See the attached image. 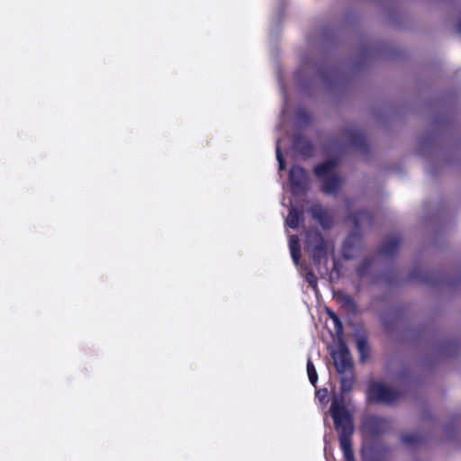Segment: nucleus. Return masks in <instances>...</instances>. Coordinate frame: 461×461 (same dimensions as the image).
<instances>
[{"label": "nucleus", "mask_w": 461, "mask_h": 461, "mask_svg": "<svg viewBox=\"0 0 461 461\" xmlns=\"http://www.w3.org/2000/svg\"><path fill=\"white\" fill-rule=\"evenodd\" d=\"M289 249L293 261L296 267H299L300 260V245L298 237L292 235L289 238Z\"/></svg>", "instance_id": "obj_9"}, {"label": "nucleus", "mask_w": 461, "mask_h": 461, "mask_svg": "<svg viewBox=\"0 0 461 461\" xmlns=\"http://www.w3.org/2000/svg\"><path fill=\"white\" fill-rule=\"evenodd\" d=\"M306 249L312 254L314 263L317 265L319 272L323 274L327 271L326 263L328 260V252L330 245L326 243L319 231L311 230L306 234Z\"/></svg>", "instance_id": "obj_3"}, {"label": "nucleus", "mask_w": 461, "mask_h": 461, "mask_svg": "<svg viewBox=\"0 0 461 461\" xmlns=\"http://www.w3.org/2000/svg\"><path fill=\"white\" fill-rule=\"evenodd\" d=\"M371 220L370 213L366 211L360 212L354 216V223L357 227H361L366 223L369 224Z\"/></svg>", "instance_id": "obj_14"}, {"label": "nucleus", "mask_w": 461, "mask_h": 461, "mask_svg": "<svg viewBox=\"0 0 461 461\" xmlns=\"http://www.w3.org/2000/svg\"><path fill=\"white\" fill-rule=\"evenodd\" d=\"M399 245V239L393 237L385 240L381 247V253L384 256H390L394 253Z\"/></svg>", "instance_id": "obj_10"}, {"label": "nucleus", "mask_w": 461, "mask_h": 461, "mask_svg": "<svg viewBox=\"0 0 461 461\" xmlns=\"http://www.w3.org/2000/svg\"><path fill=\"white\" fill-rule=\"evenodd\" d=\"M457 29L461 32V21L457 24Z\"/></svg>", "instance_id": "obj_24"}, {"label": "nucleus", "mask_w": 461, "mask_h": 461, "mask_svg": "<svg viewBox=\"0 0 461 461\" xmlns=\"http://www.w3.org/2000/svg\"><path fill=\"white\" fill-rule=\"evenodd\" d=\"M345 461H354V458H350L349 460H346Z\"/></svg>", "instance_id": "obj_25"}, {"label": "nucleus", "mask_w": 461, "mask_h": 461, "mask_svg": "<svg viewBox=\"0 0 461 461\" xmlns=\"http://www.w3.org/2000/svg\"><path fill=\"white\" fill-rule=\"evenodd\" d=\"M276 159H277L278 164H279V169L280 170H284L285 169V161H284V158L282 157L281 142H280L279 140L276 141Z\"/></svg>", "instance_id": "obj_18"}, {"label": "nucleus", "mask_w": 461, "mask_h": 461, "mask_svg": "<svg viewBox=\"0 0 461 461\" xmlns=\"http://www.w3.org/2000/svg\"><path fill=\"white\" fill-rule=\"evenodd\" d=\"M398 397V392L381 382H372L367 391L369 401L391 403Z\"/></svg>", "instance_id": "obj_5"}, {"label": "nucleus", "mask_w": 461, "mask_h": 461, "mask_svg": "<svg viewBox=\"0 0 461 461\" xmlns=\"http://www.w3.org/2000/svg\"><path fill=\"white\" fill-rule=\"evenodd\" d=\"M300 272L304 276L306 282L314 290H317V277L311 271H308L306 267H300Z\"/></svg>", "instance_id": "obj_12"}, {"label": "nucleus", "mask_w": 461, "mask_h": 461, "mask_svg": "<svg viewBox=\"0 0 461 461\" xmlns=\"http://www.w3.org/2000/svg\"><path fill=\"white\" fill-rule=\"evenodd\" d=\"M307 373L310 382L312 385H315L318 380V375L315 370V366L310 359L307 362Z\"/></svg>", "instance_id": "obj_17"}, {"label": "nucleus", "mask_w": 461, "mask_h": 461, "mask_svg": "<svg viewBox=\"0 0 461 461\" xmlns=\"http://www.w3.org/2000/svg\"><path fill=\"white\" fill-rule=\"evenodd\" d=\"M357 350L359 352L361 360L365 361L368 356V345H367L366 340L362 337L357 338Z\"/></svg>", "instance_id": "obj_13"}, {"label": "nucleus", "mask_w": 461, "mask_h": 461, "mask_svg": "<svg viewBox=\"0 0 461 461\" xmlns=\"http://www.w3.org/2000/svg\"><path fill=\"white\" fill-rule=\"evenodd\" d=\"M316 397L319 399L320 402H325L328 397V391L326 389L317 391Z\"/></svg>", "instance_id": "obj_20"}, {"label": "nucleus", "mask_w": 461, "mask_h": 461, "mask_svg": "<svg viewBox=\"0 0 461 461\" xmlns=\"http://www.w3.org/2000/svg\"><path fill=\"white\" fill-rule=\"evenodd\" d=\"M371 264L370 260H365L363 266L358 268V273L360 276L366 275V268Z\"/></svg>", "instance_id": "obj_21"}, {"label": "nucleus", "mask_w": 461, "mask_h": 461, "mask_svg": "<svg viewBox=\"0 0 461 461\" xmlns=\"http://www.w3.org/2000/svg\"><path fill=\"white\" fill-rule=\"evenodd\" d=\"M300 141H303V142H305L308 144V142L305 140H297L296 142H295V146L298 148L299 147V144H300Z\"/></svg>", "instance_id": "obj_23"}, {"label": "nucleus", "mask_w": 461, "mask_h": 461, "mask_svg": "<svg viewBox=\"0 0 461 461\" xmlns=\"http://www.w3.org/2000/svg\"><path fill=\"white\" fill-rule=\"evenodd\" d=\"M285 221H286L287 226H289L290 228H293V229L297 228L299 221H300V214L295 210V208L294 206H291L289 214H288Z\"/></svg>", "instance_id": "obj_11"}, {"label": "nucleus", "mask_w": 461, "mask_h": 461, "mask_svg": "<svg viewBox=\"0 0 461 461\" xmlns=\"http://www.w3.org/2000/svg\"><path fill=\"white\" fill-rule=\"evenodd\" d=\"M362 427L365 432L375 435L385 429L386 421L380 417L368 415L364 418Z\"/></svg>", "instance_id": "obj_7"}, {"label": "nucleus", "mask_w": 461, "mask_h": 461, "mask_svg": "<svg viewBox=\"0 0 461 461\" xmlns=\"http://www.w3.org/2000/svg\"><path fill=\"white\" fill-rule=\"evenodd\" d=\"M289 181L293 193L294 194H303L308 185V178L305 171L297 166L290 169Z\"/></svg>", "instance_id": "obj_6"}, {"label": "nucleus", "mask_w": 461, "mask_h": 461, "mask_svg": "<svg viewBox=\"0 0 461 461\" xmlns=\"http://www.w3.org/2000/svg\"><path fill=\"white\" fill-rule=\"evenodd\" d=\"M330 316L333 321L337 336V344L330 348V355L332 357L334 366L339 374L349 373V371L352 370V358L343 341L341 322L333 312H330Z\"/></svg>", "instance_id": "obj_2"}, {"label": "nucleus", "mask_w": 461, "mask_h": 461, "mask_svg": "<svg viewBox=\"0 0 461 461\" xmlns=\"http://www.w3.org/2000/svg\"><path fill=\"white\" fill-rule=\"evenodd\" d=\"M417 439L418 437L415 433H406L402 437V441L405 444H413Z\"/></svg>", "instance_id": "obj_19"}, {"label": "nucleus", "mask_w": 461, "mask_h": 461, "mask_svg": "<svg viewBox=\"0 0 461 461\" xmlns=\"http://www.w3.org/2000/svg\"><path fill=\"white\" fill-rule=\"evenodd\" d=\"M339 375H341V390L343 392L350 391L353 385L352 370L349 373Z\"/></svg>", "instance_id": "obj_15"}, {"label": "nucleus", "mask_w": 461, "mask_h": 461, "mask_svg": "<svg viewBox=\"0 0 461 461\" xmlns=\"http://www.w3.org/2000/svg\"><path fill=\"white\" fill-rule=\"evenodd\" d=\"M311 213L323 228H329L331 224L330 214L319 204L311 207Z\"/></svg>", "instance_id": "obj_8"}, {"label": "nucleus", "mask_w": 461, "mask_h": 461, "mask_svg": "<svg viewBox=\"0 0 461 461\" xmlns=\"http://www.w3.org/2000/svg\"><path fill=\"white\" fill-rule=\"evenodd\" d=\"M348 243H349V240H346L345 247H344V254H345L346 257H349V254H348V252L347 250V247H348Z\"/></svg>", "instance_id": "obj_22"}, {"label": "nucleus", "mask_w": 461, "mask_h": 461, "mask_svg": "<svg viewBox=\"0 0 461 461\" xmlns=\"http://www.w3.org/2000/svg\"><path fill=\"white\" fill-rule=\"evenodd\" d=\"M336 165L334 159H329L315 168V174L322 182V189L327 194L335 193L340 186V179L335 171Z\"/></svg>", "instance_id": "obj_4"}, {"label": "nucleus", "mask_w": 461, "mask_h": 461, "mask_svg": "<svg viewBox=\"0 0 461 461\" xmlns=\"http://www.w3.org/2000/svg\"><path fill=\"white\" fill-rule=\"evenodd\" d=\"M336 298L339 303H340L342 305L348 307V309H353L355 307L352 298L346 294L338 293L336 294Z\"/></svg>", "instance_id": "obj_16"}, {"label": "nucleus", "mask_w": 461, "mask_h": 461, "mask_svg": "<svg viewBox=\"0 0 461 461\" xmlns=\"http://www.w3.org/2000/svg\"><path fill=\"white\" fill-rule=\"evenodd\" d=\"M330 411L334 420L335 428L339 434V443L344 458L346 460L354 458L351 448V436L354 427L344 398L341 396L335 397L331 402Z\"/></svg>", "instance_id": "obj_1"}]
</instances>
